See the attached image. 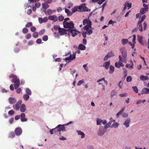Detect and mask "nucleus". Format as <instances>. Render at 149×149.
Returning <instances> with one entry per match:
<instances>
[{"label": "nucleus", "mask_w": 149, "mask_h": 149, "mask_svg": "<svg viewBox=\"0 0 149 149\" xmlns=\"http://www.w3.org/2000/svg\"><path fill=\"white\" fill-rule=\"evenodd\" d=\"M17 102V100L14 98L10 97L9 98V102L10 104L15 103Z\"/></svg>", "instance_id": "16"}, {"label": "nucleus", "mask_w": 149, "mask_h": 149, "mask_svg": "<svg viewBox=\"0 0 149 149\" xmlns=\"http://www.w3.org/2000/svg\"><path fill=\"white\" fill-rule=\"evenodd\" d=\"M102 121H103V120L100 118H97L96 119L97 125H100Z\"/></svg>", "instance_id": "28"}, {"label": "nucleus", "mask_w": 149, "mask_h": 149, "mask_svg": "<svg viewBox=\"0 0 149 149\" xmlns=\"http://www.w3.org/2000/svg\"><path fill=\"white\" fill-rule=\"evenodd\" d=\"M29 95L27 94H25L23 95V98L25 101H27L29 98Z\"/></svg>", "instance_id": "27"}, {"label": "nucleus", "mask_w": 149, "mask_h": 149, "mask_svg": "<svg viewBox=\"0 0 149 149\" xmlns=\"http://www.w3.org/2000/svg\"><path fill=\"white\" fill-rule=\"evenodd\" d=\"M8 113L9 115H12L15 113V111L13 110H11L8 111Z\"/></svg>", "instance_id": "56"}, {"label": "nucleus", "mask_w": 149, "mask_h": 149, "mask_svg": "<svg viewBox=\"0 0 149 149\" xmlns=\"http://www.w3.org/2000/svg\"><path fill=\"white\" fill-rule=\"evenodd\" d=\"M58 129H57L55 130H54V133L58 135V134L60 135L61 134L60 131H58Z\"/></svg>", "instance_id": "53"}, {"label": "nucleus", "mask_w": 149, "mask_h": 149, "mask_svg": "<svg viewBox=\"0 0 149 149\" xmlns=\"http://www.w3.org/2000/svg\"><path fill=\"white\" fill-rule=\"evenodd\" d=\"M33 25V24L31 22H29L28 23L25 25L26 27H29L32 26Z\"/></svg>", "instance_id": "41"}, {"label": "nucleus", "mask_w": 149, "mask_h": 149, "mask_svg": "<svg viewBox=\"0 0 149 149\" xmlns=\"http://www.w3.org/2000/svg\"><path fill=\"white\" fill-rule=\"evenodd\" d=\"M119 125V124L117 122H115L113 123L111 125V127H114L115 128H117Z\"/></svg>", "instance_id": "30"}, {"label": "nucleus", "mask_w": 149, "mask_h": 149, "mask_svg": "<svg viewBox=\"0 0 149 149\" xmlns=\"http://www.w3.org/2000/svg\"><path fill=\"white\" fill-rule=\"evenodd\" d=\"M140 79L143 81H145L146 80H149V78L148 76H144L143 75H141L140 76Z\"/></svg>", "instance_id": "18"}, {"label": "nucleus", "mask_w": 149, "mask_h": 149, "mask_svg": "<svg viewBox=\"0 0 149 149\" xmlns=\"http://www.w3.org/2000/svg\"><path fill=\"white\" fill-rule=\"evenodd\" d=\"M107 132L106 130L104 127L102 126L99 127L98 131L97 132V135L100 136H102L105 132Z\"/></svg>", "instance_id": "3"}, {"label": "nucleus", "mask_w": 149, "mask_h": 149, "mask_svg": "<svg viewBox=\"0 0 149 149\" xmlns=\"http://www.w3.org/2000/svg\"><path fill=\"white\" fill-rule=\"evenodd\" d=\"M118 58L120 61H121L122 62H125V63H126V59L124 58H122L120 55H119V56Z\"/></svg>", "instance_id": "38"}, {"label": "nucleus", "mask_w": 149, "mask_h": 149, "mask_svg": "<svg viewBox=\"0 0 149 149\" xmlns=\"http://www.w3.org/2000/svg\"><path fill=\"white\" fill-rule=\"evenodd\" d=\"M22 101L21 100H19L18 101L16 104L13 105V109L16 111H18L19 109L20 104L22 103Z\"/></svg>", "instance_id": "6"}, {"label": "nucleus", "mask_w": 149, "mask_h": 149, "mask_svg": "<svg viewBox=\"0 0 149 149\" xmlns=\"http://www.w3.org/2000/svg\"><path fill=\"white\" fill-rule=\"evenodd\" d=\"M110 61H106L103 65L102 66L104 67L106 69H108L110 65Z\"/></svg>", "instance_id": "17"}, {"label": "nucleus", "mask_w": 149, "mask_h": 149, "mask_svg": "<svg viewBox=\"0 0 149 149\" xmlns=\"http://www.w3.org/2000/svg\"><path fill=\"white\" fill-rule=\"evenodd\" d=\"M31 35L30 33H29L26 35V39H29L31 37Z\"/></svg>", "instance_id": "55"}, {"label": "nucleus", "mask_w": 149, "mask_h": 149, "mask_svg": "<svg viewBox=\"0 0 149 149\" xmlns=\"http://www.w3.org/2000/svg\"><path fill=\"white\" fill-rule=\"evenodd\" d=\"M78 135L81 136V138H83L85 137V134L84 132L80 130H77V131Z\"/></svg>", "instance_id": "22"}, {"label": "nucleus", "mask_w": 149, "mask_h": 149, "mask_svg": "<svg viewBox=\"0 0 149 149\" xmlns=\"http://www.w3.org/2000/svg\"><path fill=\"white\" fill-rule=\"evenodd\" d=\"M28 45H31L33 44V41L32 40L29 41L28 42Z\"/></svg>", "instance_id": "62"}, {"label": "nucleus", "mask_w": 149, "mask_h": 149, "mask_svg": "<svg viewBox=\"0 0 149 149\" xmlns=\"http://www.w3.org/2000/svg\"><path fill=\"white\" fill-rule=\"evenodd\" d=\"M146 18V15H143L142 17L139 19L138 24H141V23L143 21L144 19Z\"/></svg>", "instance_id": "25"}, {"label": "nucleus", "mask_w": 149, "mask_h": 149, "mask_svg": "<svg viewBox=\"0 0 149 149\" xmlns=\"http://www.w3.org/2000/svg\"><path fill=\"white\" fill-rule=\"evenodd\" d=\"M124 4L126 7H128V9H129L132 7V3H127L126 2Z\"/></svg>", "instance_id": "34"}, {"label": "nucleus", "mask_w": 149, "mask_h": 149, "mask_svg": "<svg viewBox=\"0 0 149 149\" xmlns=\"http://www.w3.org/2000/svg\"><path fill=\"white\" fill-rule=\"evenodd\" d=\"M15 132L16 135L19 136L22 133V130L21 128L18 127L15 129Z\"/></svg>", "instance_id": "12"}, {"label": "nucleus", "mask_w": 149, "mask_h": 149, "mask_svg": "<svg viewBox=\"0 0 149 149\" xmlns=\"http://www.w3.org/2000/svg\"><path fill=\"white\" fill-rule=\"evenodd\" d=\"M84 80L82 79L81 80H80L78 82L77 84V86H80L81 85L82 83L84 82Z\"/></svg>", "instance_id": "48"}, {"label": "nucleus", "mask_w": 149, "mask_h": 149, "mask_svg": "<svg viewBox=\"0 0 149 149\" xmlns=\"http://www.w3.org/2000/svg\"><path fill=\"white\" fill-rule=\"evenodd\" d=\"M28 32V29L26 28H24L22 29V32L24 34H26Z\"/></svg>", "instance_id": "42"}, {"label": "nucleus", "mask_w": 149, "mask_h": 149, "mask_svg": "<svg viewBox=\"0 0 149 149\" xmlns=\"http://www.w3.org/2000/svg\"><path fill=\"white\" fill-rule=\"evenodd\" d=\"M111 125V122H109L108 123H107L106 125L104 126V128L106 130L108 128L110 127Z\"/></svg>", "instance_id": "33"}, {"label": "nucleus", "mask_w": 149, "mask_h": 149, "mask_svg": "<svg viewBox=\"0 0 149 149\" xmlns=\"http://www.w3.org/2000/svg\"><path fill=\"white\" fill-rule=\"evenodd\" d=\"M63 25L65 28L68 29V31L73 29L74 27V25L72 21L63 24Z\"/></svg>", "instance_id": "2"}, {"label": "nucleus", "mask_w": 149, "mask_h": 149, "mask_svg": "<svg viewBox=\"0 0 149 149\" xmlns=\"http://www.w3.org/2000/svg\"><path fill=\"white\" fill-rule=\"evenodd\" d=\"M42 39L44 41H47L48 40V36L47 35H45V36H44L42 37Z\"/></svg>", "instance_id": "51"}, {"label": "nucleus", "mask_w": 149, "mask_h": 149, "mask_svg": "<svg viewBox=\"0 0 149 149\" xmlns=\"http://www.w3.org/2000/svg\"><path fill=\"white\" fill-rule=\"evenodd\" d=\"M132 88L133 89V91H134L135 93H138V90L136 86H132Z\"/></svg>", "instance_id": "39"}, {"label": "nucleus", "mask_w": 149, "mask_h": 149, "mask_svg": "<svg viewBox=\"0 0 149 149\" xmlns=\"http://www.w3.org/2000/svg\"><path fill=\"white\" fill-rule=\"evenodd\" d=\"M87 64H86L83 65V67L86 72H88V68L87 66Z\"/></svg>", "instance_id": "54"}, {"label": "nucleus", "mask_w": 149, "mask_h": 149, "mask_svg": "<svg viewBox=\"0 0 149 149\" xmlns=\"http://www.w3.org/2000/svg\"><path fill=\"white\" fill-rule=\"evenodd\" d=\"M45 31V30L44 29H43L41 30L39 32V34L40 35H42V34H43L44 33Z\"/></svg>", "instance_id": "59"}, {"label": "nucleus", "mask_w": 149, "mask_h": 149, "mask_svg": "<svg viewBox=\"0 0 149 149\" xmlns=\"http://www.w3.org/2000/svg\"><path fill=\"white\" fill-rule=\"evenodd\" d=\"M65 124L63 125L59 124L56 127V129H58V131L61 132L63 131H66V130H65Z\"/></svg>", "instance_id": "7"}, {"label": "nucleus", "mask_w": 149, "mask_h": 149, "mask_svg": "<svg viewBox=\"0 0 149 149\" xmlns=\"http://www.w3.org/2000/svg\"><path fill=\"white\" fill-rule=\"evenodd\" d=\"M119 95L121 97H125L127 96V94L126 93H123L120 94Z\"/></svg>", "instance_id": "46"}, {"label": "nucleus", "mask_w": 149, "mask_h": 149, "mask_svg": "<svg viewBox=\"0 0 149 149\" xmlns=\"http://www.w3.org/2000/svg\"><path fill=\"white\" fill-rule=\"evenodd\" d=\"M12 81L13 83H19L20 82L19 79L17 78L16 76L14 77L12 80Z\"/></svg>", "instance_id": "21"}, {"label": "nucleus", "mask_w": 149, "mask_h": 149, "mask_svg": "<svg viewBox=\"0 0 149 149\" xmlns=\"http://www.w3.org/2000/svg\"><path fill=\"white\" fill-rule=\"evenodd\" d=\"M58 19L60 21H62L64 19V17L63 16L61 15L59 16Z\"/></svg>", "instance_id": "44"}, {"label": "nucleus", "mask_w": 149, "mask_h": 149, "mask_svg": "<svg viewBox=\"0 0 149 149\" xmlns=\"http://www.w3.org/2000/svg\"><path fill=\"white\" fill-rule=\"evenodd\" d=\"M128 113H123L122 117L123 118H127L128 116Z\"/></svg>", "instance_id": "50"}, {"label": "nucleus", "mask_w": 149, "mask_h": 149, "mask_svg": "<svg viewBox=\"0 0 149 149\" xmlns=\"http://www.w3.org/2000/svg\"><path fill=\"white\" fill-rule=\"evenodd\" d=\"M148 9L147 8H141L140 11V13L141 14V15H143L145 14L148 11Z\"/></svg>", "instance_id": "14"}, {"label": "nucleus", "mask_w": 149, "mask_h": 149, "mask_svg": "<svg viewBox=\"0 0 149 149\" xmlns=\"http://www.w3.org/2000/svg\"><path fill=\"white\" fill-rule=\"evenodd\" d=\"M76 54V52H73V54H70L69 57L66 58L65 60L66 61H69V62H71V61L75 58Z\"/></svg>", "instance_id": "5"}, {"label": "nucleus", "mask_w": 149, "mask_h": 149, "mask_svg": "<svg viewBox=\"0 0 149 149\" xmlns=\"http://www.w3.org/2000/svg\"><path fill=\"white\" fill-rule=\"evenodd\" d=\"M68 32L69 33H70L72 37H74L77 35V31L73 29H72L68 31Z\"/></svg>", "instance_id": "15"}, {"label": "nucleus", "mask_w": 149, "mask_h": 149, "mask_svg": "<svg viewBox=\"0 0 149 149\" xmlns=\"http://www.w3.org/2000/svg\"><path fill=\"white\" fill-rule=\"evenodd\" d=\"M137 37L138 38V40L139 42L143 41V38L142 36H138Z\"/></svg>", "instance_id": "45"}, {"label": "nucleus", "mask_w": 149, "mask_h": 149, "mask_svg": "<svg viewBox=\"0 0 149 149\" xmlns=\"http://www.w3.org/2000/svg\"><path fill=\"white\" fill-rule=\"evenodd\" d=\"M120 50L123 57L124 58H126L127 56V53L126 49L124 48H122Z\"/></svg>", "instance_id": "9"}, {"label": "nucleus", "mask_w": 149, "mask_h": 149, "mask_svg": "<svg viewBox=\"0 0 149 149\" xmlns=\"http://www.w3.org/2000/svg\"><path fill=\"white\" fill-rule=\"evenodd\" d=\"M86 47L82 44H80L79 45L78 49H81L82 50H84L86 49Z\"/></svg>", "instance_id": "24"}, {"label": "nucleus", "mask_w": 149, "mask_h": 149, "mask_svg": "<svg viewBox=\"0 0 149 149\" xmlns=\"http://www.w3.org/2000/svg\"><path fill=\"white\" fill-rule=\"evenodd\" d=\"M78 9H79V6L78 7H75L72 9V14L74 13L75 12L77 11Z\"/></svg>", "instance_id": "37"}, {"label": "nucleus", "mask_w": 149, "mask_h": 149, "mask_svg": "<svg viewBox=\"0 0 149 149\" xmlns=\"http://www.w3.org/2000/svg\"><path fill=\"white\" fill-rule=\"evenodd\" d=\"M83 24L85 26L83 27L84 31L82 32V35L85 38L86 35L90 36L92 34L93 28L92 27V22L89 19H84Z\"/></svg>", "instance_id": "1"}, {"label": "nucleus", "mask_w": 149, "mask_h": 149, "mask_svg": "<svg viewBox=\"0 0 149 149\" xmlns=\"http://www.w3.org/2000/svg\"><path fill=\"white\" fill-rule=\"evenodd\" d=\"M68 29H66L64 28L60 29H59V32L61 35H64L65 34H69V33H68L67 32H68Z\"/></svg>", "instance_id": "8"}, {"label": "nucleus", "mask_w": 149, "mask_h": 149, "mask_svg": "<svg viewBox=\"0 0 149 149\" xmlns=\"http://www.w3.org/2000/svg\"><path fill=\"white\" fill-rule=\"evenodd\" d=\"M112 53L111 52L108 53L104 57V61L107 60L109 58L112 56Z\"/></svg>", "instance_id": "20"}, {"label": "nucleus", "mask_w": 149, "mask_h": 149, "mask_svg": "<svg viewBox=\"0 0 149 149\" xmlns=\"http://www.w3.org/2000/svg\"><path fill=\"white\" fill-rule=\"evenodd\" d=\"M86 4L85 3H82L79 6V9L80 11L83 12L90 11V10L85 6Z\"/></svg>", "instance_id": "4"}, {"label": "nucleus", "mask_w": 149, "mask_h": 149, "mask_svg": "<svg viewBox=\"0 0 149 149\" xmlns=\"http://www.w3.org/2000/svg\"><path fill=\"white\" fill-rule=\"evenodd\" d=\"M116 22L115 21H113L111 19L110 20L108 24L109 25L111 24H113L114 23H116Z\"/></svg>", "instance_id": "63"}, {"label": "nucleus", "mask_w": 149, "mask_h": 149, "mask_svg": "<svg viewBox=\"0 0 149 149\" xmlns=\"http://www.w3.org/2000/svg\"><path fill=\"white\" fill-rule=\"evenodd\" d=\"M116 95V91L115 90H113L111 91V97H112L113 96Z\"/></svg>", "instance_id": "49"}, {"label": "nucleus", "mask_w": 149, "mask_h": 149, "mask_svg": "<svg viewBox=\"0 0 149 149\" xmlns=\"http://www.w3.org/2000/svg\"><path fill=\"white\" fill-rule=\"evenodd\" d=\"M132 77L130 76H127L126 78L127 81V82H130L132 80Z\"/></svg>", "instance_id": "47"}, {"label": "nucleus", "mask_w": 149, "mask_h": 149, "mask_svg": "<svg viewBox=\"0 0 149 149\" xmlns=\"http://www.w3.org/2000/svg\"><path fill=\"white\" fill-rule=\"evenodd\" d=\"M48 18L49 20L52 21L54 22H56L58 20V18L56 15H49Z\"/></svg>", "instance_id": "11"}, {"label": "nucleus", "mask_w": 149, "mask_h": 149, "mask_svg": "<svg viewBox=\"0 0 149 149\" xmlns=\"http://www.w3.org/2000/svg\"><path fill=\"white\" fill-rule=\"evenodd\" d=\"M20 120L22 122H25L27 121V118L24 117V118H21Z\"/></svg>", "instance_id": "58"}, {"label": "nucleus", "mask_w": 149, "mask_h": 149, "mask_svg": "<svg viewBox=\"0 0 149 149\" xmlns=\"http://www.w3.org/2000/svg\"><path fill=\"white\" fill-rule=\"evenodd\" d=\"M20 111L22 112H24L26 110L25 105L24 104L21 105L20 109Z\"/></svg>", "instance_id": "19"}, {"label": "nucleus", "mask_w": 149, "mask_h": 149, "mask_svg": "<svg viewBox=\"0 0 149 149\" xmlns=\"http://www.w3.org/2000/svg\"><path fill=\"white\" fill-rule=\"evenodd\" d=\"M15 136V134L14 133L10 132L8 136V137L10 138H14Z\"/></svg>", "instance_id": "40"}, {"label": "nucleus", "mask_w": 149, "mask_h": 149, "mask_svg": "<svg viewBox=\"0 0 149 149\" xmlns=\"http://www.w3.org/2000/svg\"><path fill=\"white\" fill-rule=\"evenodd\" d=\"M121 42L123 45L127 44L128 42V40L127 39H122L121 40Z\"/></svg>", "instance_id": "29"}, {"label": "nucleus", "mask_w": 149, "mask_h": 149, "mask_svg": "<svg viewBox=\"0 0 149 149\" xmlns=\"http://www.w3.org/2000/svg\"><path fill=\"white\" fill-rule=\"evenodd\" d=\"M42 6L43 8L47 9L49 7V5L47 3L45 2L42 4Z\"/></svg>", "instance_id": "23"}, {"label": "nucleus", "mask_w": 149, "mask_h": 149, "mask_svg": "<svg viewBox=\"0 0 149 149\" xmlns=\"http://www.w3.org/2000/svg\"><path fill=\"white\" fill-rule=\"evenodd\" d=\"M65 12L67 14V15L68 16H71L72 14V12H71L70 11L67 9H65Z\"/></svg>", "instance_id": "31"}, {"label": "nucleus", "mask_w": 149, "mask_h": 149, "mask_svg": "<svg viewBox=\"0 0 149 149\" xmlns=\"http://www.w3.org/2000/svg\"><path fill=\"white\" fill-rule=\"evenodd\" d=\"M15 84H14V86H15V89H17V88H19V84H20V82L19 83H16Z\"/></svg>", "instance_id": "43"}, {"label": "nucleus", "mask_w": 149, "mask_h": 149, "mask_svg": "<svg viewBox=\"0 0 149 149\" xmlns=\"http://www.w3.org/2000/svg\"><path fill=\"white\" fill-rule=\"evenodd\" d=\"M31 31L32 32H35L36 30V28L34 26H31L30 28Z\"/></svg>", "instance_id": "52"}, {"label": "nucleus", "mask_w": 149, "mask_h": 149, "mask_svg": "<svg viewBox=\"0 0 149 149\" xmlns=\"http://www.w3.org/2000/svg\"><path fill=\"white\" fill-rule=\"evenodd\" d=\"M42 40L40 38L38 39L36 41V42L38 44H40L41 43Z\"/></svg>", "instance_id": "61"}, {"label": "nucleus", "mask_w": 149, "mask_h": 149, "mask_svg": "<svg viewBox=\"0 0 149 149\" xmlns=\"http://www.w3.org/2000/svg\"><path fill=\"white\" fill-rule=\"evenodd\" d=\"M131 122V119L130 118H128L126 119L123 123V125L125 126L126 128L129 127L130 124Z\"/></svg>", "instance_id": "10"}, {"label": "nucleus", "mask_w": 149, "mask_h": 149, "mask_svg": "<svg viewBox=\"0 0 149 149\" xmlns=\"http://www.w3.org/2000/svg\"><path fill=\"white\" fill-rule=\"evenodd\" d=\"M123 112L120 111L116 114V116L117 118H119V116L121 115Z\"/></svg>", "instance_id": "64"}, {"label": "nucleus", "mask_w": 149, "mask_h": 149, "mask_svg": "<svg viewBox=\"0 0 149 149\" xmlns=\"http://www.w3.org/2000/svg\"><path fill=\"white\" fill-rule=\"evenodd\" d=\"M53 13V11L52 10L50 9H48L47 10V15H48L49 16L52 15Z\"/></svg>", "instance_id": "36"}, {"label": "nucleus", "mask_w": 149, "mask_h": 149, "mask_svg": "<svg viewBox=\"0 0 149 149\" xmlns=\"http://www.w3.org/2000/svg\"><path fill=\"white\" fill-rule=\"evenodd\" d=\"M32 36L33 38H37L38 36V33L37 32H35L33 33Z\"/></svg>", "instance_id": "35"}, {"label": "nucleus", "mask_w": 149, "mask_h": 149, "mask_svg": "<svg viewBox=\"0 0 149 149\" xmlns=\"http://www.w3.org/2000/svg\"><path fill=\"white\" fill-rule=\"evenodd\" d=\"M54 29L55 30H56L58 29V31H59V29H61V28L59 26H54Z\"/></svg>", "instance_id": "60"}, {"label": "nucleus", "mask_w": 149, "mask_h": 149, "mask_svg": "<svg viewBox=\"0 0 149 149\" xmlns=\"http://www.w3.org/2000/svg\"><path fill=\"white\" fill-rule=\"evenodd\" d=\"M149 93V88H144L142 90L141 94H148Z\"/></svg>", "instance_id": "13"}, {"label": "nucleus", "mask_w": 149, "mask_h": 149, "mask_svg": "<svg viewBox=\"0 0 149 149\" xmlns=\"http://www.w3.org/2000/svg\"><path fill=\"white\" fill-rule=\"evenodd\" d=\"M26 92L27 94L31 95V91L29 88H27L26 90Z\"/></svg>", "instance_id": "32"}, {"label": "nucleus", "mask_w": 149, "mask_h": 149, "mask_svg": "<svg viewBox=\"0 0 149 149\" xmlns=\"http://www.w3.org/2000/svg\"><path fill=\"white\" fill-rule=\"evenodd\" d=\"M109 73L110 74L112 73L114 71V67L112 65H111L109 67Z\"/></svg>", "instance_id": "26"}, {"label": "nucleus", "mask_w": 149, "mask_h": 149, "mask_svg": "<svg viewBox=\"0 0 149 149\" xmlns=\"http://www.w3.org/2000/svg\"><path fill=\"white\" fill-rule=\"evenodd\" d=\"M139 24V30L140 31L142 32L143 30L142 24Z\"/></svg>", "instance_id": "57"}]
</instances>
